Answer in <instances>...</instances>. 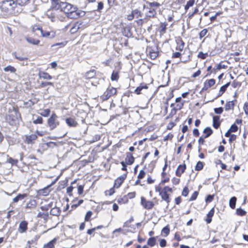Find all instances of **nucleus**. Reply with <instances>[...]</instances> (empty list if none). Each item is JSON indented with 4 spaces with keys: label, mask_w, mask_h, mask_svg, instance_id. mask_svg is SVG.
Segmentation results:
<instances>
[{
    "label": "nucleus",
    "mask_w": 248,
    "mask_h": 248,
    "mask_svg": "<svg viewBox=\"0 0 248 248\" xmlns=\"http://www.w3.org/2000/svg\"><path fill=\"white\" fill-rule=\"evenodd\" d=\"M57 119L58 116L55 113L52 114L51 117L48 119L47 124L51 130L55 129L60 124V122Z\"/></svg>",
    "instance_id": "4"
},
{
    "label": "nucleus",
    "mask_w": 248,
    "mask_h": 248,
    "mask_svg": "<svg viewBox=\"0 0 248 248\" xmlns=\"http://www.w3.org/2000/svg\"><path fill=\"white\" fill-rule=\"evenodd\" d=\"M83 188H84L83 186L79 185L78 186V194L81 195V194L83 193Z\"/></svg>",
    "instance_id": "58"
},
{
    "label": "nucleus",
    "mask_w": 248,
    "mask_h": 248,
    "mask_svg": "<svg viewBox=\"0 0 248 248\" xmlns=\"http://www.w3.org/2000/svg\"><path fill=\"white\" fill-rule=\"evenodd\" d=\"M148 4V7H154L155 9L160 6V4L156 2H149Z\"/></svg>",
    "instance_id": "40"
},
{
    "label": "nucleus",
    "mask_w": 248,
    "mask_h": 248,
    "mask_svg": "<svg viewBox=\"0 0 248 248\" xmlns=\"http://www.w3.org/2000/svg\"><path fill=\"white\" fill-rule=\"evenodd\" d=\"M95 70L93 69L87 72L86 73L85 76L87 78H93L95 75Z\"/></svg>",
    "instance_id": "32"
},
{
    "label": "nucleus",
    "mask_w": 248,
    "mask_h": 248,
    "mask_svg": "<svg viewBox=\"0 0 248 248\" xmlns=\"http://www.w3.org/2000/svg\"><path fill=\"white\" fill-rule=\"evenodd\" d=\"M155 243V237H151L147 241V244L148 245L153 247Z\"/></svg>",
    "instance_id": "41"
},
{
    "label": "nucleus",
    "mask_w": 248,
    "mask_h": 248,
    "mask_svg": "<svg viewBox=\"0 0 248 248\" xmlns=\"http://www.w3.org/2000/svg\"><path fill=\"white\" fill-rule=\"evenodd\" d=\"M3 70L5 72H10L11 73H15L16 71V69L11 65L4 67Z\"/></svg>",
    "instance_id": "35"
},
{
    "label": "nucleus",
    "mask_w": 248,
    "mask_h": 248,
    "mask_svg": "<svg viewBox=\"0 0 248 248\" xmlns=\"http://www.w3.org/2000/svg\"><path fill=\"white\" fill-rule=\"evenodd\" d=\"M27 41L31 44L37 45L40 43V41L37 39H35L32 37H28L26 38Z\"/></svg>",
    "instance_id": "24"
},
{
    "label": "nucleus",
    "mask_w": 248,
    "mask_h": 248,
    "mask_svg": "<svg viewBox=\"0 0 248 248\" xmlns=\"http://www.w3.org/2000/svg\"><path fill=\"white\" fill-rule=\"evenodd\" d=\"M203 163L201 161H199L197 163L196 167H195V170H200L203 168Z\"/></svg>",
    "instance_id": "45"
},
{
    "label": "nucleus",
    "mask_w": 248,
    "mask_h": 248,
    "mask_svg": "<svg viewBox=\"0 0 248 248\" xmlns=\"http://www.w3.org/2000/svg\"><path fill=\"white\" fill-rule=\"evenodd\" d=\"M230 85V82H228L225 84L224 85L221 87L220 90L218 93V96H220L223 94V93L225 92L227 88Z\"/></svg>",
    "instance_id": "28"
},
{
    "label": "nucleus",
    "mask_w": 248,
    "mask_h": 248,
    "mask_svg": "<svg viewBox=\"0 0 248 248\" xmlns=\"http://www.w3.org/2000/svg\"><path fill=\"white\" fill-rule=\"evenodd\" d=\"M167 25V23L166 22L161 23L159 27L160 32L163 33L165 32Z\"/></svg>",
    "instance_id": "39"
},
{
    "label": "nucleus",
    "mask_w": 248,
    "mask_h": 248,
    "mask_svg": "<svg viewBox=\"0 0 248 248\" xmlns=\"http://www.w3.org/2000/svg\"><path fill=\"white\" fill-rule=\"evenodd\" d=\"M225 67L226 66L225 65L219 63L217 65L216 68H214L213 69L212 71L216 73L217 71L222 68H225Z\"/></svg>",
    "instance_id": "37"
},
{
    "label": "nucleus",
    "mask_w": 248,
    "mask_h": 248,
    "mask_svg": "<svg viewBox=\"0 0 248 248\" xmlns=\"http://www.w3.org/2000/svg\"><path fill=\"white\" fill-rule=\"evenodd\" d=\"M237 215L241 216L245 215L246 212L241 208H237L236 211Z\"/></svg>",
    "instance_id": "43"
},
{
    "label": "nucleus",
    "mask_w": 248,
    "mask_h": 248,
    "mask_svg": "<svg viewBox=\"0 0 248 248\" xmlns=\"http://www.w3.org/2000/svg\"><path fill=\"white\" fill-rule=\"evenodd\" d=\"M119 78L118 73L117 72H113L111 76V79L113 81L117 80Z\"/></svg>",
    "instance_id": "44"
},
{
    "label": "nucleus",
    "mask_w": 248,
    "mask_h": 248,
    "mask_svg": "<svg viewBox=\"0 0 248 248\" xmlns=\"http://www.w3.org/2000/svg\"><path fill=\"white\" fill-rule=\"evenodd\" d=\"M149 55L152 59L154 60L158 56V53L157 52H150Z\"/></svg>",
    "instance_id": "49"
},
{
    "label": "nucleus",
    "mask_w": 248,
    "mask_h": 248,
    "mask_svg": "<svg viewBox=\"0 0 248 248\" xmlns=\"http://www.w3.org/2000/svg\"><path fill=\"white\" fill-rule=\"evenodd\" d=\"M39 76L41 78L46 79H51L52 77L48 73L45 72H41L39 73Z\"/></svg>",
    "instance_id": "33"
},
{
    "label": "nucleus",
    "mask_w": 248,
    "mask_h": 248,
    "mask_svg": "<svg viewBox=\"0 0 248 248\" xmlns=\"http://www.w3.org/2000/svg\"><path fill=\"white\" fill-rule=\"evenodd\" d=\"M183 56L181 57V62L186 63L191 60V53L189 51L184 50L183 53Z\"/></svg>",
    "instance_id": "9"
},
{
    "label": "nucleus",
    "mask_w": 248,
    "mask_h": 248,
    "mask_svg": "<svg viewBox=\"0 0 248 248\" xmlns=\"http://www.w3.org/2000/svg\"><path fill=\"white\" fill-rule=\"evenodd\" d=\"M126 175L124 174L120 177H119L115 181L114 187L116 188H119L121 185L122 184L125 179L126 178Z\"/></svg>",
    "instance_id": "10"
},
{
    "label": "nucleus",
    "mask_w": 248,
    "mask_h": 248,
    "mask_svg": "<svg viewBox=\"0 0 248 248\" xmlns=\"http://www.w3.org/2000/svg\"><path fill=\"white\" fill-rule=\"evenodd\" d=\"M32 31L33 32H36L37 35H39V34L36 32L37 31H39L40 34L43 33L42 29L38 26H34L32 28Z\"/></svg>",
    "instance_id": "42"
},
{
    "label": "nucleus",
    "mask_w": 248,
    "mask_h": 248,
    "mask_svg": "<svg viewBox=\"0 0 248 248\" xmlns=\"http://www.w3.org/2000/svg\"><path fill=\"white\" fill-rule=\"evenodd\" d=\"M50 111L49 109H46L42 111L41 115L44 117H47L50 114Z\"/></svg>",
    "instance_id": "46"
},
{
    "label": "nucleus",
    "mask_w": 248,
    "mask_h": 248,
    "mask_svg": "<svg viewBox=\"0 0 248 248\" xmlns=\"http://www.w3.org/2000/svg\"><path fill=\"white\" fill-rule=\"evenodd\" d=\"M92 215V212L90 211H88L85 215V220L86 221H88L90 220Z\"/></svg>",
    "instance_id": "47"
},
{
    "label": "nucleus",
    "mask_w": 248,
    "mask_h": 248,
    "mask_svg": "<svg viewBox=\"0 0 248 248\" xmlns=\"http://www.w3.org/2000/svg\"><path fill=\"white\" fill-rule=\"evenodd\" d=\"M33 123L35 124H42L43 123V119L41 117H38L37 119L34 120Z\"/></svg>",
    "instance_id": "55"
},
{
    "label": "nucleus",
    "mask_w": 248,
    "mask_h": 248,
    "mask_svg": "<svg viewBox=\"0 0 248 248\" xmlns=\"http://www.w3.org/2000/svg\"><path fill=\"white\" fill-rule=\"evenodd\" d=\"M244 110L246 114H248V102L245 103L244 106Z\"/></svg>",
    "instance_id": "64"
},
{
    "label": "nucleus",
    "mask_w": 248,
    "mask_h": 248,
    "mask_svg": "<svg viewBox=\"0 0 248 248\" xmlns=\"http://www.w3.org/2000/svg\"><path fill=\"white\" fill-rule=\"evenodd\" d=\"M27 195L26 194H19L16 197L13 199V201L14 202H17L19 201L23 200Z\"/></svg>",
    "instance_id": "27"
},
{
    "label": "nucleus",
    "mask_w": 248,
    "mask_h": 248,
    "mask_svg": "<svg viewBox=\"0 0 248 248\" xmlns=\"http://www.w3.org/2000/svg\"><path fill=\"white\" fill-rule=\"evenodd\" d=\"M162 233L166 235H168L170 233V229L168 226H166L164 228H163V229L162 230Z\"/></svg>",
    "instance_id": "56"
},
{
    "label": "nucleus",
    "mask_w": 248,
    "mask_h": 248,
    "mask_svg": "<svg viewBox=\"0 0 248 248\" xmlns=\"http://www.w3.org/2000/svg\"><path fill=\"white\" fill-rule=\"evenodd\" d=\"M214 111L217 114H220L223 112V108L222 107H219L218 108H215L214 109Z\"/></svg>",
    "instance_id": "57"
},
{
    "label": "nucleus",
    "mask_w": 248,
    "mask_h": 248,
    "mask_svg": "<svg viewBox=\"0 0 248 248\" xmlns=\"http://www.w3.org/2000/svg\"><path fill=\"white\" fill-rule=\"evenodd\" d=\"M203 132L206 134L204 138H207L213 133V130L210 127H207L203 130Z\"/></svg>",
    "instance_id": "26"
},
{
    "label": "nucleus",
    "mask_w": 248,
    "mask_h": 248,
    "mask_svg": "<svg viewBox=\"0 0 248 248\" xmlns=\"http://www.w3.org/2000/svg\"><path fill=\"white\" fill-rule=\"evenodd\" d=\"M234 104L233 101H229L226 103L225 106V108L226 111L232 109L233 108Z\"/></svg>",
    "instance_id": "29"
},
{
    "label": "nucleus",
    "mask_w": 248,
    "mask_h": 248,
    "mask_svg": "<svg viewBox=\"0 0 248 248\" xmlns=\"http://www.w3.org/2000/svg\"><path fill=\"white\" fill-rule=\"evenodd\" d=\"M50 213L53 215H56V216L58 215V214H59V211H58V208H52L51 210Z\"/></svg>",
    "instance_id": "60"
},
{
    "label": "nucleus",
    "mask_w": 248,
    "mask_h": 248,
    "mask_svg": "<svg viewBox=\"0 0 248 248\" xmlns=\"http://www.w3.org/2000/svg\"><path fill=\"white\" fill-rule=\"evenodd\" d=\"M52 4L54 8L65 13L69 18L74 19L79 16L76 7H73L70 3L61 1L60 0H53Z\"/></svg>",
    "instance_id": "1"
},
{
    "label": "nucleus",
    "mask_w": 248,
    "mask_h": 248,
    "mask_svg": "<svg viewBox=\"0 0 248 248\" xmlns=\"http://www.w3.org/2000/svg\"><path fill=\"white\" fill-rule=\"evenodd\" d=\"M104 7V4L102 2L100 1L98 4L97 11L100 12L103 9Z\"/></svg>",
    "instance_id": "62"
},
{
    "label": "nucleus",
    "mask_w": 248,
    "mask_h": 248,
    "mask_svg": "<svg viewBox=\"0 0 248 248\" xmlns=\"http://www.w3.org/2000/svg\"><path fill=\"white\" fill-rule=\"evenodd\" d=\"M162 191H163V192H166L167 193H168V192H171L172 189H171V188L166 186L163 188V189L162 190Z\"/></svg>",
    "instance_id": "59"
},
{
    "label": "nucleus",
    "mask_w": 248,
    "mask_h": 248,
    "mask_svg": "<svg viewBox=\"0 0 248 248\" xmlns=\"http://www.w3.org/2000/svg\"><path fill=\"white\" fill-rule=\"evenodd\" d=\"M215 84V80L214 79H210L206 80L204 82V85L201 91L207 90L209 88L214 86Z\"/></svg>",
    "instance_id": "8"
},
{
    "label": "nucleus",
    "mask_w": 248,
    "mask_h": 248,
    "mask_svg": "<svg viewBox=\"0 0 248 248\" xmlns=\"http://www.w3.org/2000/svg\"><path fill=\"white\" fill-rule=\"evenodd\" d=\"M189 192L188 189L187 187H185L182 192V195L184 196H187Z\"/></svg>",
    "instance_id": "54"
},
{
    "label": "nucleus",
    "mask_w": 248,
    "mask_h": 248,
    "mask_svg": "<svg viewBox=\"0 0 248 248\" xmlns=\"http://www.w3.org/2000/svg\"><path fill=\"white\" fill-rule=\"evenodd\" d=\"M148 86L146 84H141L139 87H138L135 90V93L137 94L141 93V91L143 89H147Z\"/></svg>",
    "instance_id": "19"
},
{
    "label": "nucleus",
    "mask_w": 248,
    "mask_h": 248,
    "mask_svg": "<svg viewBox=\"0 0 248 248\" xmlns=\"http://www.w3.org/2000/svg\"><path fill=\"white\" fill-rule=\"evenodd\" d=\"M52 185H50L43 189H40L38 191V194L40 195L46 196H47L50 192L51 190L50 189V187Z\"/></svg>",
    "instance_id": "11"
},
{
    "label": "nucleus",
    "mask_w": 248,
    "mask_h": 248,
    "mask_svg": "<svg viewBox=\"0 0 248 248\" xmlns=\"http://www.w3.org/2000/svg\"><path fill=\"white\" fill-rule=\"evenodd\" d=\"M145 175V171L143 170H140L139 173V175L138 176V178L139 179H141L144 177Z\"/></svg>",
    "instance_id": "51"
},
{
    "label": "nucleus",
    "mask_w": 248,
    "mask_h": 248,
    "mask_svg": "<svg viewBox=\"0 0 248 248\" xmlns=\"http://www.w3.org/2000/svg\"><path fill=\"white\" fill-rule=\"evenodd\" d=\"M27 226H28V222L26 221H21L19 226V232L20 233H23L24 232H25L26 230H27Z\"/></svg>",
    "instance_id": "13"
},
{
    "label": "nucleus",
    "mask_w": 248,
    "mask_h": 248,
    "mask_svg": "<svg viewBox=\"0 0 248 248\" xmlns=\"http://www.w3.org/2000/svg\"><path fill=\"white\" fill-rule=\"evenodd\" d=\"M160 196L161 197V198L163 200L166 201L168 204L170 201V198L169 195L166 192L162 191L160 192Z\"/></svg>",
    "instance_id": "20"
},
{
    "label": "nucleus",
    "mask_w": 248,
    "mask_h": 248,
    "mask_svg": "<svg viewBox=\"0 0 248 248\" xmlns=\"http://www.w3.org/2000/svg\"><path fill=\"white\" fill-rule=\"evenodd\" d=\"M238 127L235 124H232L230 128L229 129V131H231V132H235L237 131Z\"/></svg>",
    "instance_id": "48"
},
{
    "label": "nucleus",
    "mask_w": 248,
    "mask_h": 248,
    "mask_svg": "<svg viewBox=\"0 0 248 248\" xmlns=\"http://www.w3.org/2000/svg\"><path fill=\"white\" fill-rule=\"evenodd\" d=\"M125 160L126 164L131 165L134 163L135 158L131 153H127Z\"/></svg>",
    "instance_id": "15"
},
{
    "label": "nucleus",
    "mask_w": 248,
    "mask_h": 248,
    "mask_svg": "<svg viewBox=\"0 0 248 248\" xmlns=\"http://www.w3.org/2000/svg\"><path fill=\"white\" fill-rule=\"evenodd\" d=\"M58 10H59L54 8V5L52 4V8L46 11V16L53 22L56 20Z\"/></svg>",
    "instance_id": "6"
},
{
    "label": "nucleus",
    "mask_w": 248,
    "mask_h": 248,
    "mask_svg": "<svg viewBox=\"0 0 248 248\" xmlns=\"http://www.w3.org/2000/svg\"><path fill=\"white\" fill-rule=\"evenodd\" d=\"M41 35L43 37H48L50 38H52L55 36V32L53 31H43V33H41Z\"/></svg>",
    "instance_id": "18"
},
{
    "label": "nucleus",
    "mask_w": 248,
    "mask_h": 248,
    "mask_svg": "<svg viewBox=\"0 0 248 248\" xmlns=\"http://www.w3.org/2000/svg\"><path fill=\"white\" fill-rule=\"evenodd\" d=\"M198 195V192L197 191H195L193 194L191 195L189 199V201H192L196 199Z\"/></svg>",
    "instance_id": "52"
},
{
    "label": "nucleus",
    "mask_w": 248,
    "mask_h": 248,
    "mask_svg": "<svg viewBox=\"0 0 248 248\" xmlns=\"http://www.w3.org/2000/svg\"><path fill=\"white\" fill-rule=\"evenodd\" d=\"M36 206V202L34 200H31L28 202L26 206V209H32L35 208Z\"/></svg>",
    "instance_id": "30"
},
{
    "label": "nucleus",
    "mask_w": 248,
    "mask_h": 248,
    "mask_svg": "<svg viewBox=\"0 0 248 248\" xmlns=\"http://www.w3.org/2000/svg\"><path fill=\"white\" fill-rule=\"evenodd\" d=\"M12 55L15 57V58L17 59L20 61H27L28 59L27 57H23L22 56L19 55L17 53H16V52H13L12 53Z\"/></svg>",
    "instance_id": "23"
},
{
    "label": "nucleus",
    "mask_w": 248,
    "mask_h": 248,
    "mask_svg": "<svg viewBox=\"0 0 248 248\" xmlns=\"http://www.w3.org/2000/svg\"><path fill=\"white\" fill-rule=\"evenodd\" d=\"M19 117L20 114L19 112L15 110L12 112L8 117H7V120L11 125H14L18 124Z\"/></svg>",
    "instance_id": "3"
},
{
    "label": "nucleus",
    "mask_w": 248,
    "mask_h": 248,
    "mask_svg": "<svg viewBox=\"0 0 248 248\" xmlns=\"http://www.w3.org/2000/svg\"><path fill=\"white\" fill-rule=\"evenodd\" d=\"M30 0H16V3L21 6H24L27 4Z\"/></svg>",
    "instance_id": "38"
},
{
    "label": "nucleus",
    "mask_w": 248,
    "mask_h": 248,
    "mask_svg": "<svg viewBox=\"0 0 248 248\" xmlns=\"http://www.w3.org/2000/svg\"><path fill=\"white\" fill-rule=\"evenodd\" d=\"M207 56V53H204L202 52H200L198 55V57L202 59H205Z\"/></svg>",
    "instance_id": "53"
},
{
    "label": "nucleus",
    "mask_w": 248,
    "mask_h": 248,
    "mask_svg": "<svg viewBox=\"0 0 248 248\" xmlns=\"http://www.w3.org/2000/svg\"><path fill=\"white\" fill-rule=\"evenodd\" d=\"M141 204L144 208L148 210L151 209L154 206V203L153 202L147 201L143 197L141 198Z\"/></svg>",
    "instance_id": "7"
},
{
    "label": "nucleus",
    "mask_w": 248,
    "mask_h": 248,
    "mask_svg": "<svg viewBox=\"0 0 248 248\" xmlns=\"http://www.w3.org/2000/svg\"><path fill=\"white\" fill-rule=\"evenodd\" d=\"M132 13L133 15V16H134V17L136 18H138L139 17L141 16V12L138 9H135V10H133L132 11Z\"/></svg>",
    "instance_id": "36"
},
{
    "label": "nucleus",
    "mask_w": 248,
    "mask_h": 248,
    "mask_svg": "<svg viewBox=\"0 0 248 248\" xmlns=\"http://www.w3.org/2000/svg\"><path fill=\"white\" fill-rule=\"evenodd\" d=\"M116 89L112 87H109L101 96L104 101L108 100L111 96L116 93Z\"/></svg>",
    "instance_id": "5"
},
{
    "label": "nucleus",
    "mask_w": 248,
    "mask_h": 248,
    "mask_svg": "<svg viewBox=\"0 0 248 248\" xmlns=\"http://www.w3.org/2000/svg\"><path fill=\"white\" fill-rule=\"evenodd\" d=\"M171 181L174 185H176L179 183L180 179L179 178L174 177L172 179Z\"/></svg>",
    "instance_id": "63"
},
{
    "label": "nucleus",
    "mask_w": 248,
    "mask_h": 248,
    "mask_svg": "<svg viewBox=\"0 0 248 248\" xmlns=\"http://www.w3.org/2000/svg\"><path fill=\"white\" fill-rule=\"evenodd\" d=\"M176 43V49L177 50L182 51L184 48L185 43L181 39L177 40Z\"/></svg>",
    "instance_id": "21"
},
{
    "label": "nucleus",
    "mask_w": 248,
    "mask_h": 248,
    "mask_svg": "<svg viewBox=\"0 0 248 248\" xmlns=\"http://www.w3.org/2000/svg\"><path fill=\"white\" fill-rule=\"evenodd\" d=\"M18 4L14 0H7L3 1L0 5L1 10L7 13L13 14L14 9Z\"/></svg>",
    "instance_id": "2"
},
{
    "label": "nucleus",
    "mask_w": 248,
    "mask_h": 248,
    "mask_svg": "<svg viewBox=\"0 0 248 248\" xmlns=\"http://www.w3.org/2000/svg\"><path fill=\"white\" fill-rule=\"evenodd\" d=\"M56 239L54 238L51 241H49L47 244L44 245L45 248H54V245L56 244Z\"/></svg>",
    "instance_id": "25"
},
{
    "label": "nucleus",
    "mask_w": 248,
    "mask_h": 248,
    "mask_svg": "<svg viewBox=\"0 0 248 248\" xmlns=\"http://www.w3.org/2000/svg\"><path fill=\"white\" fill-rule=\"evenodd\" d=\"M219 117L218 116H215L213 117V127L217 129L220 125V123H219Z\"/></svg>",
    "instance_id": "22"
},
{
    "label": "nucleus",
    "mask_w": 248,
    "mask_h": 248,
    "mask_svg": "<svg viewBox=\"0 0 248 248\" xmlns=\"http://www.w3.org/2000/svg\"><path fill=\"white\" fill-rule=\"evenodd\" d=\"M186 169V166L185 164L179 165L176 170V175L178 176H181L182 173L184 172Z\"/></svg>",
    "instance_id": "14"
},
{
    "label": "nucleus",
    "mask_w": 248,
    "mask_h": 248,
    "mask_svg": "<svg viewBox=\"0 0 248 248\" xmlns=\"http://www.w3.org/2000/svg\"><path fill=\"white\" fill-rule=\"evenodd\" d=\"M207 33V30L206 29L202 30L199 34L200 38L202 39V37L205 36Z\"/></svg>",
    "instance_id": "50"
},
{
    "label": "nucleus",
    "mask_w": 248,
    "mask_h": 248,
    "mask_svg": "<svg viewBox=\"0 0 248 248\" xmlns=\"http://www.w3.org/2000/svg\"><path fill=\"white\" fill-rule=\"evenodd\" d=\"M66 124L70 127H76L78 125V123L72 118H68L65 120Z\"/></svg>",
    "instance_id": "16"
},
{
    "label": "nucleus",
    "mask_w": 248,
    "mask_h": 248,
    "mask_svg": "<svg viewBox=\"0 0 248 248\" xmlns=\"http://www.w3.org/2000/svg\"><path fill=\"white\" fill-rule=\"evenodd\" d=\"M144 8H147V9H148V11L146 13V16H147L150 17H153L156 15L155 9V8H154V7H149L147 6V7H146V8H145V7H144Z\"/></svg>",
    "instance_id": "17"
},
{
    "label": "nucleus",
    "mask_w": 248,
    "mask_h": 248,
    "mask_svg": "<svg viewBox=\"0 0 248 248\" xmlns=\"http://www.w3.org/2000/svg\"><path fill=\"white\" fill-rule=\"evenodd\" d=\"M195 2V0H189L185 6V10L187 11L188 9L192 7Z\"/></svg>",
    "instance_id": "34"
},
{
    "label": "nucleus",
    "mask_w": 248,
    "mask_h": 248,
    "mask_svg": "<svg viewBox=\"0 0 248 248\" xmlns=\"http://www.w3.org/2000/svg\"><path fill=\"white\" fill-rule=\"evenodd\" d=\"M37 138V136L35 134L26 136L25 141L28 144H31Z\"/></svg>",
    "instance_id": "12"
},
{
    "label": "nucleus",
    "mask_w": 248,
    "mask_h": 248,
    "mask_svg": "<svg viewBox=\"0 0 248 248\" xmlns=\"http://www.w3.org/2000/svg\"><path fill=\"white\" fill-rule=\"evenodd\" d=\"M8 162L12 165H15L17 163L18 161L17 160L14 159L12 158H9L8 160Z\"/></svg>",
    "instance_id": "61"
},
{
    "label": "nucleus",
    "mask_w": 248,
    "mask_h": 248,
    "mask_svg": "<svg viewBox=\"0 0 248 248\" xmlns=\"http://www.w3.org/2000/svg\"><path fill=\"white\" fill-rule=\"evenodd\" d=\"M236 200L237 199L235 197H232L230 199L229 202V205L231 208H235Z\"/></svg>",
    "instance_id": "31"
}]
</instances>
